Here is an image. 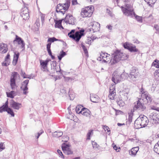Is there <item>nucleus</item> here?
Wrapping results in <instances>:
<instances>
[{"instance_id": "nucleus-1", "label": "nucleus", "mask_w": 159, "mask_h": 159, "mask_svg": "<svg viewBox=\"0 0 159 159\" xmlns=\"http://www.w3.org/2000/svg\"><path fill=\"white\" fill-rule=\"evenodd\" d=\"M129 56L120 50H116L112 55V58L110 62L111 64L113 65L117 63L120 60H126Z\"/></svg>"}, {"instance_id": "nucleus-2", "label": "nucleus", "mask_w": 159, "mask_h": 159, "mask_svg": "<svg viewBox=\"0 0 159 159\" xmlns=\"http://www.w3.org/2000/svg\"><path fill=\"white\" fill-rule=\"evenodd\" d=\"M149 120L147 117L144 115H140L135 121L134 125H137L138 128L146 127L148 124Z\"/></svg>"}, {"instance_id": "nucleus-3", "label": "nucleus", "mask_w": 159, "mask_h": 159, "mask_svg": "<svg viewBox=\"0 0 159 159\" xmlns=\"http://www.w3.org/2000/svg\"><path fill=\"white\" fill-rule=\"evenodd\" d=\"M125 7H121V10L123 14L126 16L133 17V15L135 16V14L134 11L132 7L129 4L125 3Z\"/></svg>"}, {"instance_id": "nucleus-4", "label": "nucleus", "mask_w": 159, "mask_h": 159, "mask_svg": "<svg viewBox=\"0 0 159 159\" xmlns=\"http://www.w3.org/2000/svg\"><path fill=\"white\" fill-rule=\"evenodd\" d=\"M70 4V2L67 1L65 3L58 4L56 7V11L57 12H61L64 14L66 11L69 8Z\"/></svg>"}, {"instance_id": "nucleus-5", "label": "nucleus", "mask_w": 159, "mask_h": 159, "mask_svg": "<svg viewBox=\"0 0 159 159\" xmlns=\"http://www.w3.org/2000/svg\"><path fill=\"white\" fill-rule=\"evenodd\" d=\"M145 104L139 98L138 100L134 103V109L141 112L144 111L146 108Z\"/></svg>"}, {"instance_id": "nucleus-6", "label": "nucleus", "mask_w": 159, "mask_h": 159, "mask_svg": "<svg viewBox=\"0 0 159 159\" xmlns=\"http://www.w3.org/2000/svg\"><path fill=\"white\" fill-rule=\"evenodd\" d=\"M139 75L138 69L135 67H133L130 70L129 78L133 81H136Z\"/></svg>"}, {"instance_id": "nucleus-7", "label": "nucleus", "mask_w": 159, "mask_h": 159, "mask_svg": "<svg viewBox=\"0 0 159 159\" xmlns=\"http://www.w3.org/2000/svg\"><path fill=\"white\" fill-rule=\"evenodd\" d=\"M100 56L97 59L98 60L101 61L102 59V62L105 63H107L110 61V55L107 53L102 52L100 53Z\"/></svg>"}, {"instance_id": "nucleus-8", "label": "nucleus", "mask_w": 159, "mask_h": 159, "mask_svg": "<svg viewBox=\"0 0 159 159\" xmlns=\"http://www.w3.org/2000/svg\"><path fill=\"white\" fill-rule=\"evenodd\" d=\"M123 46L125 49L128 50L131 52H139L134 45L129 43L125 42L124 43Z\"/></svg>"}, {"instance_id": "nucleus-9", "label": "nucleus", "mask_w": 159, "mask_h": 159, "mask_svg": "<svg viewBox=\"0 0 159 159\" xmlns=\"http://www.w3.org/2000/svg\"><path fill=\"white\" fill-rule=\"evenodd\" d=\"M84 30L82 29L79 31H76L74 35L70 36V38H72L76 42H78L82 36L84 35Z\"/></svg>"}, {"instance_id": "nucleus-10", "label": "nucleus", "mask_w": 159, "mask_h": 159, "mask_svg": "<svg viewBox=\"0 0 159 159\" xmlns=\"http://www.w3.org/2000/svg\"><path fill=\"white\" fill-rule=\"evenodd\" d=\"M149 118L150 121L152 122V124H156L159 123V114L156 113H151L149 116Z\"/></svg>"}, {"instance_id": "nucleus-11", "label": "nucleus", "mask_w": 159, "mask_h": 159, "mask_svg": "<svg viewBox=\"0 0 159 159\" xmlns=\"http://www.w3.org/2000/svg\"><path fill=\"white\" fill-rule=\"evenodd\" d=\"M17 76L19 77L17 72H14L12 73L10 79V85L12 89H14L16 85L15 80Z\"/></svg>"}, {"instance_id": "nucleus-12", "label": "nucleus", "mask_w": 159, "mask_h": 159, "mask_svg": "<svg viewBox=\"0 0 159 159\" xmlns=\"http://www.w3.org/2000/svg\"><path fill=\"white\" fill-rule=\"evenodd\" d=\"M139 99L146 104L148 103H151L152 100L151 96L148 93L146 94L142 95L141 98Z\"/></svg>"}, {"instance_id": "nucleus-13", "label": "nucleus", "mask_w": 159, "mask_h": 159, "mask_svg": "<svg viewBox=\"0 0 159 159\" xmlns=\"http://www.w3.org/2000/svg\"><path fill=\"white\" fill-rule=\"evenodd\" d=\"M16 42L18 44L21 45V48L24 49L25 48V43L24 40L22 39L18 36L17 35H16V38L15 39L13 40V42L15 43Z\"/></svg>"}, {"instance_id": "nucleus-14", "label": "nucleus", "mask_w": 159, "mask_h": 159, "mask_svg": "<svg viewBox=\"0 0 159 159\" xmlns=\"http://www.w3.org/2000/svg\"><path fill=\"white\" fill-rule=\"evenodd\" d=\"M92 14V11L89 9L87 10L86 8H83L82 9L81 12V15L83 17H89Z\"/></svg>"}, {"instance_id": "nucleus-15", "label": "nucleus", "mask_w": 159, "mask_h": 159, "mask_svg": "<svg viewBox=\"0 0 159 159\" xmlns=\"http://www.w3.org/2000/svg\"><path fill=\"white\" fill-rule=\"evenodd\" d=\"M116 95L115 86L114 84H111L109 90L108 97L111 99H114Z\"/></svg>"}, {"instance_id": "nucleus-16", "label": "nucleus", "mask_w": 159, "mask_h": 159, "mask_svg": "<svg viewBox=\"0 0 159 159\" xmlns=\"http://www.w3.org/2000/svg\"><path fill=\"white\" fill-rule=\"evenodd\" d=\"M62 149L64 153L66 155L73 154V152L70 148L69 146L67 144H64L62 146Z\"/></svg>"}, {"instance_id": "nucleus-17", "label": "nucleus", "mask_w": 159, "mask_h": 159, "mask_svg": "<svg viewBox=\"0 0 159 159\" xmlns=\"http://www.w3.org/2000/svg\"><path fill=\"white\" fill-rule=\"evenodd\" d=\"M121 79V75H116L114 73L113 74L112 80L115 84L119 82Z\"/></svg>"}, {"instance_id": "nucleus-18", "label": "nucleus", "mask_w": 159, "mask_h": 159, "mask_svg": "<svg viewBox=\"0 0 159 159\" xmlns=\"http://www.w3.org/2000/svg\"><path fill=\"white\" fill-rule=\"evenodd\" d=\"M8 50L7 45L4 43H0V52L2 53H6Z\"/></svg>"}, {"instance_id": "nucleus-19", "label": "nucleus", "mask_w": 159, "mask_h": 159, "mask_svg": "<svg viewBox=\"0 0 159 159\" xmlns=\"http://www.w3.org/2000/svg\"><path fill=\"white\" fill-rule=\"evenodd\" d=\"M11 107L14 109L18 110L20 107L21 104L18 102L13 101L10 103Z\"/></svg>"}, {"instance_id": "nucleus-20", "label": "nucleus", "mask_w": 159, "mask_h": 159, "mask_svg": "<svg viewBox=\"0 0 159 159\" xmlns=\"http://www.w3.org/2000/svg\"><path fill=\"white\" fill-rule=\"evenodd\" d=\"M99 97L98 95L94 94H90V99L91 102H98L99 101Z\"/></svg>"}, {"instance_id": "nucleus-21", "label": "nucleus", "mask_w": 159, "mask_h": 159, "mask_svg": "<svg viewBox=\"0 0 159 159\" xmlns=\"http://www.w3.org/2000/svg\"><path fill=\"white\" fill-rule=\"evenodd\" d=\"M138 147L133 148L131 150L129 151V153L131 156H135L139 150Z\"/></svg>"}, {"instance_id": "nucleus-22", "label": "nucleus", "mask_w": 159, "mask_h": 159, "mask_svg": "<svg viewBox=\"0 0 159 159\" xmlns=\"http://www.w3.org/2000/svg\"><path fill=\"white\" fill-rule=\"evenodd\" d=\"M55 41H58L63 42V43L64 45H66V43H65L64 41H63V40L60 39H57L54 37L48 38V39L47 40V42L48 43H51L54 42Z\"/></svg>"}, {"instance_id": "nucleus-23", "label": "nucleus", "mask_w": 159, "mask_h": 159, "mask_svg": "<svg viewBox=\"0 0 159 159\" xmlns=\"http://www.w3.org/2000/svg\"><path fill=\"white\" fill-rule=\"evenodd\" d=\"M20 54L19 52H14L13 59L12 61V64L14 66H15L18 61Z\"/></svg>"}, {"instance_id": "nucleus-24", "label": "nucleus", "mask_w": 159, "mask_h": 159, "mask_svg": "<svg viewBox=\"0 0 159 159\" xmlns=\"http://www.w3.org/2000/svg\"><path fill=\"white\" fill-rule=\"evenodd\" d=\"M72 16V15L70 14H68L67 15L65 19V21L66 23H68L70 24H71L73 25V22H70V19L71 17Z\"/></svg>"}, {"instance_id": "nucleus-25", "label": "nucleus", "mask_w": 159, "mask_h": 159, "mask_svg": "<svg viewBox=\"0 0 159 159\" xmlns=\"http://www.w3.org/2000/svg\"><path fill=\"white\" fill-rule=\"evenodd\" d=\"M28 85H22L20 87L21 89L23 91V94L26 95L28 93L27 90L28 89L27 87Z\"/></svg>"}, {"instance_id": "nucleus-26", "label": "nucleus", "mask_w": 159, "mask_h": 159, "mask_svg": "<svg viewBox=\"0 0 159 159\" xmlns=\"http://www.w3.org/2000/svg\"><path fill=\"white\" fill-rule=\"evenodd\" d=\"M91 112L90 111L86 108H84L82 111V112L81 113L83 115L86 116H89L90 115Z\"/></svg>"}, {"instance_id": "nucleus-27", "label": "nucleus", "mask_w": 159, "mask_h": 159, "mask_svg": "<svg viewBox=\"0 0 159 159\" xmlns=\"http://www.w3.org/2000/svg\"><path fill=\"white\" fill-rule=\"evenodd\" d=\"M153 150L155 152L159 154V140L155 145Z\"/></svg>"}, {"instance_id": "nucleus-28", "label": "nucleus", "mask_w": 159, "mask_h": 159, "mask_svg": "<svg viewBox=\"0 0 159 159\" xmlns=\"http://www.w3.org/2000/svg\"><path fill=\"white\" fill-rule=\"evenodd\" d=\"M63 135V132L62 131H55L53 133L52 135L53 137H59Z\"/></svg>"}, {"instance_id": "nucleus-29", "label": "nucleus", "mask_w": 159, "mask_h": 159, "mask_svg": "<svg viewBox=\"0 0 159 159\" xmlns=\"http://www.w3.org/2000/svg\"><path fill=\"white\" fill-rule=\"evenodd\" d=\"M66 53L63 50L60 52L59 55L58 56V57L59 61L61 60L62 58L66 56Z\"/></svg>"}, {"instance_id": "nucleus-30", "label": "nucleus", "mask_w": 159, "mask_h": 159, "mask_svg": "<svg viewBox=\"0 0 159 159\" xmlns=\"http://www.w3.org/2000/svg\"><path fill=\"white\" fill-rule=\"evenodd\" d=\"M15 92L14 91H11L10 92L6 93L7 96L8 97H9L11 98H14L15 96Z\"/></svg>"}, {"instance_id": "nucleus-31", "label": "nucleus", "mask_w": 159, "mask_h": 159, "mask_svg": "<svg viewBox=\"0 0 159 159\" xmlns=\"http://www.w3.org/2000/svg\"><path fill=\"white\" fill-rule=\"evenodd\" d=\"M49 60L47 59L45 61L40 60V65L42 66H47Z\"/></svg>"}, {"instance_id": "nucleus-32", "label": "nucleus", "mask_w": 159, "mask_h": 159, "mask_svg": "<svg viewBox=\"0 0 159 159\" xmlns=\"http://www.w3.org/2000/svg\"><path fill=\"white\" fill-rule=\"evenodd\" d=\"M71 91V89H69V96L70 98V100H72L74 99L75 98V94Z\"/></svg>"}, {"instance_id": "nucleus-33", "label": "nucleus", "mask_w": 159, "mask_h": 159, "mask_svg": "<svg viewBox=\"0 0 159 159\" xmlns=\"http://www.w3.org/2000/svg\"><path fill=\"white\" fill-rule=\"evenodd\" d=\"M51 44V43H48L47 44L46 46L47 50L48 51V54L50 56H51V55L52 54V52L50 49Z\"/></svg>"}, {"instance_id": "nucleus-34", "label": "nucleus", "mask_w": 159, "mask_h": 159, "mask_svg": "<svg viewBox=\"0 0 159 159\" xmlns=\"http://www.w3.org/2000/svg\"><path fill=\"white\" fill-rule=\"evenodd\" d=\"M133 114L132 111L129 113V117L128 119V122L129 124H130L132 121V117L133 116ZM127 122H128L127 121Z\"/></svg>"}, {"instance_id": "nucleus-35", "label": "nucleus", "mask_w": 159, "mask_h": 159, "mask_svg": "<svg viewBox=\"0 0 159 159\" xmlns=\"http://www.w3.org/2000/svg\"><path fill=\"white\" fill-rule=\"evenodd\" d=\"M92 145L93 148L94 149H99V146L98 143L94 141L92 142Z\"/></svg>"}, {"instance_id": "nucleus-36", "label": "nucleus", "mask_w": 159, "mask_h": 159, "mask_svg": "<svg viewBox=\"0 0 159 159\" xmlns=\"http://www.w3.org/2000/svg\"><path fill=\"white\" fill-rule=\"evenodd\" d=\"M8 108V107L4 105H3L0 107V112L2 113L3 111H6Z\"/></svg>"}, {"instance_id": "nucleus-37", "label": "nucleus", "mask_w": 159, "mask_h": 159, "mask_svg": "<svg viewBox=\"0 0 159 159\" xmlns=\"http://www.w3.org/2000/svg\"><path fill=\"white\" fill-rule=\"evenodd\" d=\"M55 27L58 28L63 29V27L61 25V22L59 21H57L55 24Z\"/></svg>"}, {"instance_id": "nucleus-38", "label": "nucleus", "mask_w": 159, "mask_h": 159, "mask_svg": "<svg viewBox=\"0 0 159 159\" xmlns=\"http://www.w3.org/2000/svg\"><path fill=\"white\" fill-rule=\"evenodd\" d=\"M155 79L157 80H159V69L156 70L154 73Z\"/></svg>"}, {"instance_id": "nucleus-39", "label": "nucleus", "mask_w": 159, "mask_h": 159, "mask_svg": "<svg viewBox=\"0 0 159 159\" xmlns=\"http://www.w3.org/2000/svg\"><path fill=\"white\" fill-rule=\"evenodd\" d=\"M81 107L80 106H78L76 107L75 109V111L77 113L80 114L82 112V111H83V109L84 108H82L81 109Z\"/></svg>"}, {"instance_id": "nucleus-40", "label": "nucleus", "mask_w": 159, "mask_h": 159, "mask_svg": "<svg viewBox=\"0 0 159 159\" xmlns=\"http://www.w3.org/2000/svg\"><path fill=\"white\" fill-rule=\"evenodd\" d=\"M97 24L98 26L96 27L95 25H94V24H93V26L92 29H93L94 32H97L99 30V26L100 25L98 23H97Z\"/></svg>"}, {"instance_id": "nucleus-41", "label": "nucleus", "mask_w": 159, "mask_h": 159, "mask_svg": "<svg viewBox=\"0 0 159 159\" xmlns=\"http://www.w3.org/2000/svg\"><path fill=\"white\" fill-rule=\"evenodd\" d=\"M20 16L23 18V19L25 20L28 19L29 17V14H24L23 13H21Z\"/></svg>"}, {"instance_id": "nucleus-42", "label": "nucleus", "mask_w": 159, "mask_h": 159, "mask_svg": "<svg viewBox=\"0 0 159 159\" xmlns=\"http://www.w3.org/2000/svg\"><path fill=\"white\" fill-rule=\"evenodd\" d=\"M120 75L122 79H125L128 78V77H129V74L124 72H123Z\"/></svg>"}, {"instance_id": "nucleus-43", "label": "nucleus", "mask_w": 159, "mask_h": 159, "mask_svg": "<svg viewBox=\"0 0 159 159\" xmlns=\"http://www.w3.org/2000/svg\"><path fill=\"white\" fill-rule=\"evenodd\" d=\"M9 114H10L12 116H14V113L13 112V110L11 108L9 107L6 111Z\"/></svg>"}, {"instance_id": "nucleus-44", "label": "nucleus", "mask_w": 159, "mask_h": 159, "mask_svg": "<svg viewBox=\"0 0 159 159\" xmlns=\"http://www.w3.org/2000/svg\"><path fill=\"white\" fill-rule=\"evenodd\" d=\"M152 65L156 68H159V61L157 59L155 60L152 63Z\"/></svg>"}, {"instance_id": "nucleus-45", "label": "nucleus", "mask_w": 159, "mask_h": 159, "mask_svg": "<svg viewBox=\"0 0 159 159\" xmlns=\"http://www.w3.org/2000/svg\"><path fill=\"white\" fill-rule=\"evenodd\" d=\"M93 134V130L91 129L89 130L87 134V139L89 140L90 139V137L91 135Z\"/></svg>"}, {"instance_id": "nucleus-46", "label": "nucleus", "mask_w": 159, "mask_h": 159, "mask_svg": "<svg viewBox=\"0 0 159 159\" xmlns=\"http://www.w3.org/2000/svg\"><path fill=\"white\" fill-rule=\"evenodd\" d=\"M81 47L82 48L85 54H86V56H88V53L87 51V49L85 46L84 45L83 43H82L81 44Z\"/></svg>"}, {"instance_id": "nucleus-47", "label": "nucleus", "mask_w": 159, "mask_h": 159, "mask_svg": "<svg viewBox=\"0 0 159 159\" xmlns=\"http://www.w3.org/2000/svg\"><path fill=\"white\" fill-rule=\"evenodd\" d=\"M134 16L136 20L139 22H142V17L139 16L135 14V16L133 15V17Z\"/></svg>"}, {"instance_id": "nucleus-48", "label": "nucleus", "mask_w": 159, "mask_h": 159, "mask_svg": "<svg viewBox=\"0 0 159 159\" xmlns=\"http://www.w3.org/2000/svg\"><path fill=\"white\" fill-rule=\"evenodd\" d=\"M92 41H93L92 37L91 38H88L87 40L86 41L85 43L87 44L90 45Z\"/></svg>"}, {"instance_id": "nucleus-49", "label": "nucleus", "mask_w": 159, "mask_h": 159, "mask_svg": "<svg viewBox=\"0 0 159 159\" xmlns=\"http://www.w3.org/2000/svg\"><path fill=\"white\" fill-rule=\"evenodd\" d=\"M140 93L141 94V96L142 97V95L146 94L148 93L147 91H145L144 89L142 87L140 89Z\"/></svg>"}, {"instance_id": "nucleus-50", "label": "nucleus", "mask_w": 159, "mask_h": 159, "mask_svg": "<svg viewBox=\"0 0 159 159\" xmlns=\"http://www.w3.org/2000/svg\"><path fill=\"white\" fill-rule=\"evenodd\" d=\"M154 28L156 30V33L159 34V25L155 24L154 26Z\"/></svg>"}, {"instance_id": "nucleus-51", "label": "nucleus", "mask_w": 159, "mask_h": 159, "mask_svg": "<svg viewBox=\"0 0 159 159\" xmlns=\"http://www.w3.org/2000/svg\"><path fill=\"white\" fill-rule=\"evenodd\" d=\"M21 13L24 14H29L28 12V10L27 8H24L23 9V11L21 12Z\"/></svg>"}, {"instance_id": "nucleus-52", "label": "nucleus", "mask_w": 159, "mask_h": 159, "mask_svg": "<svg viewBox=\"0 0 159 159\" xmlns=\"http://www.w3.org/2000/svg\"><path fill=\"white\" fill-rule=\"evenodd\" d=\"M5 146L4 145V143H0V152L2 151V150L5 149Z\"/></svg>"}, {"instance_id": "nucleus-53", "label": "nucleus", "mask_w": 159, "mask_h": 159, "mask_svg": "<svg viewBox=\"0 0 159 159\" xmlns=\"http://www.w3.org/2000/svg\"><path fill=\"white\" fill-rule=\"evenodd\" d=\"M43 133V130H40V131L39 132H38L37 134V136L36 135V134H35V137H36V138L37 139H38L39 138V137Z\"/></svg>"}, {"instance_id": "nucleus-54", "label": "nucleus", "mask_w": 159, "mask_h": 159, "mask_svg": "<svg viewBox=\"0 0 159 159\" xmlns=\"http://www.w3.org/2000/svg\"><path fill=\"white\" fill-rule=\"evenodd\" d=\"M114 149L117 152H119V149H120V148H118L116 145H115L114 143H113L112 145Z\"/></svg>"}, {"instance_id": "nucleus-55", "label": "nucleus", "mask_w": 159, "mask_h": 159, "mask_svg": "<svg viewBox=\"0 0 159 159\" xmlns=\"http://www.w3.org/2000/svg\"><path fill=\"white\" fill-rule=\"evenodd\" d=\"M75 32V30H71V31L68 33V35L69 36V37H70V35H74V34Z\"/></svg>"}, {"instance_id": "nucleus-56", "label": "nucleus", "mask_w": 159, "mask_h": 159, "mask_svg": "<svg viewBox=\"0 0 159 159\" xmlns=\"http://www.w3.org/2000/svg\"><path fill=\"white\" fill-rule=\"evenodd\" d=\"M103 128L105 130V131H107V132H108L110 131L109 128L106 125H103Z\"/></svg>"}, {"instance_id": "nucleus-57", "label": "nucleus", "mask_w": 159, "mask_h": 159, "mask_svg": "<svg viewBox=\"0 0 159 159\" xmlns=\"http://www.w3.org/2000/svg\"><path fill=\"white\" fill-rule=\"evenodd\" d=\"M74 79L73 78L70 77H66L65 78V80L67 81L71 82L72 80H74Z\"/></svg>"}, {"instance_id": "nucleus-58", "label": "nucleus", "mask_w": 159, "mask_h": 159, "mask_svg": "<svg viewBox=\"0 0 159 159\" xmlns=\"http://www.w3.org/2000/svg\"><path fill=\"white\" fill-rule=\"evenodd\" d=\"M45 17V15L44 14H42L41 15V19L42 24H43L44 22Z\"/></svg>"}, {"instance_id": "nucleus-59", "label": "nucleus", "mask_w": 159, "mask_h": 159, "mask_svg": "<svg viewBox=\"0 0 159 159\" xmlns=\"http://www.w3.org/2000/svg\"><path fill=\"white\" fill-rule=\"evenodd\" d=\"M29 80H25L22 83L21 85L24 84L28 85L29 83Z\"/></svg>"}, {"instance_id": "nucleus-60", "label": "nucleus", "mask_w": 159, "mask_h": 159, "mask_svg": "<svg viewBox=\"0 0 159 159\" xmlns=\"http://www.w3.org/2000/svg\"><path fill=\"white\" fill-rule=\"evenodd\" d=\"M47 66H42L41 69L43 71H46V70L48 71L47 70Z\"/></svg>"}, {"instance_id": "nucleus-61", "label": "nucleus", "mask_w": 159, "mask_h": 159, "mask_svg": "<svg viewBox=\"0 0 159 159\" xmlns=\"http://www.w3.org/2000/svg\"><path fill=\"white\" fill-rule=\"evenodd\" d=\"M121 102H122V101H120L117 102V104L118 105H119V106H123L124 103H123V102L121 103Z\"/></svg>"}, {"instance_id": "nucleus-62", "label": "nucleus", "mask_w": 159, "mask_h": 159, "mask_svg": "<svg viewBox=\"0 0 159 159\" xmlns=\"http://www.w3.org/2000/svg\"><path fill=\"white\" fill-rule=\"evenodd\" d=\"M60 92L62 93H66V89L64 88L61 89Z\"/></svg>"}, {"instance_id": "nucleus-63", "label": "nucleus", "mask_w": 159, "mask_h": 159, "mask_svg": "<svg viewBox=\"0 0 159 159\" xmlns=\"http://www.w3.org/2000/svg\"><path fill=\"white\" fill-rule=\"evenodd\" d=\"M57 152L59 154V155H60L61 156H63V155L62 153V152H61V151L59 149H58L57 150Z\"/></svg>"}, {"instance_id": "nucleus-64", "label": "nucleus", "mask_w": 159, "mask_h": 159, "mask_svg": "<svg viewBox=\"0 0 159 159\" xmlns=\"http://www.w3.org/2000/svg\"><path fill=\"white\" fill-rule=\"evenodd\" d=\"M106 27L110 30H111L112 29V26L111 25H108Z\"/></svg>"}]
</instances>
